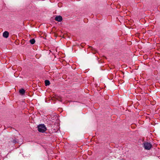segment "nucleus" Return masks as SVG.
Masks as SVG:
<instances>
[{
  "mask_svg": "<svg viewBox=\"0 0 160 160\" xmlns=\"http://www.w3.org/2000/svg\"><path fill=\"white\" fill-rule=\"evenodd\" d=\"M143 145L144 148L148 150L151 149L152 146L150 143L148 142H145L143 143Z\"/></svg>",
  "mask_w": 160,
  "mask_h": 160,
  "instance_id": "obj_1",
  "label": "nucleus"
},
{
  "mask_svg": "<svg viewBox=\"0 0 160 160\" xmlns=\"http://www.w3.org/2000/svg\"><path fill=\"white\" fill-rule=\"evenodd\" d=\"M47 129L44 124H41V132H45Z\"/></svg>",
  "mask_w": 160,
  "mask_h": 160,
  "instance_id": "obj_2",
  "label": "nucleus"
},
{
  "mask_svg": "<svg viewBox=\"0 0 160 160\" xmlns=\"http://www.w3.org/2000/svg\"><path fill=\"white\" fill-rule=\"evenodd\" d=\"M55 20L59 22H60L62 20V18L61 16H58L56 17Z\"/></svg>",
  "mask_w": 160,
  "mask_h": 160,
  "instance_id": "obj_3",
  "label": "nucleus"
},
{
  "mask_svg": "<svg viewBox=\"0 0 160 160\" xmlns=\"http://www.w3.org/2000/svg\"><path fill=\"white\" fill-rule=\"evenodd\" d=\"M9 32L7 31L4 32L3 33V36L4 38H7L9 36Z\"/></svg>",
  "mask_w": 160,
  "mask_h": 160,
  "instance_id": "obj_4",
  "label": "nucleus"
},
{
  "mask_svg": "<svg viewBox=\"0 0 160 160\" xmlns=\"http://www.w3.org/2000/svg\"><path fill=\"white\" fill-rule=\"evenodd\" d=\"M19 92L21 94L23 95L25 93V91L23 89H22L20 90Z\"/></svg>",
  "mask_w": 160,
  "mask_h": 160,
  "instance_id": "obj_5",
  "label": "nucleus"
},
{
  "mask_svg": "<svg viewBox=\"0 0 160 160\" xmlns=\"http://www.w3.org/2000/svg\"><path fill=\"white\" fill-rule=\"evenodd\" d=\"M45 83L46 86H48L50 85V82L48 80H46L45 81Z\"/></svg>",
  "mask_w": 160,
  "mask_h": 160,
  "instance_id": "obj_6",
  "label": "nucleus"
},
{
  "mask_svg": "<svg viewBox=\"0 0 160 160\" xmlns=\"http://www.w3.org/2000/svg\"><path fill=\"white\" fill-rule=\"evenodd\" d=\"M18 140L17 139L15 138V139H13L12 141V143L15 144L17 143L18 142Z\"/></svg>",
  "mask_w": 160,
  "mask_h": 160,
  "instance_id": "obj_7",
  "label": "nucleus"
},
{
  "mask_svg": "<svg viewBox=\"0 0 160 160\" xmlns=\"http://www.w3.org/2000/svg\"><path fill=\"white\" fill-rule=\"evenodd\" d=\"M30 42L31 44H33L35 42V40L34 39H31L30 40Z\"/></svg>",
  "mask_w": 160,
  "mask_h": 160,
  "instance_id": "obj_8",
  "label": "nucleus"
},
{
  "mask_svg": "<svg viewBox=\"0 0 160 160\" xmlns=\"http://www.w3.org/2000/svg\"><path fill=\"white\" fill-rule=\"evenodd\" d=\"M37 128H38V131L39 132H40V124H39Z\"/></svg>",
  "mask_w": 160,
  "mask_h": 160,
  "instance_id": "obj_9",
  "label": "nucleus"
}]
</instances>
